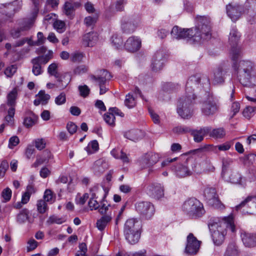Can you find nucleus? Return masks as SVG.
Wrapping results in <instances>:
<instances>
[{
    "instance_id": "51",
    "label": "nucleus",
    "mask_w": 256,
    "mask_h": 256,
    "mask_svg": "<svg viewBox=\"0 0 256 256\" xmlns=\"http://www.w3.org/2000/svg\"><path fill=\"white\" fill-rule=\"evenodd\" d=\"M84 58V54L82 52H76L72 54L70 60L74 62H79L82 61Z\"/></svg>"
},
{
    "instance_id": "56",
    "label": "nucleus",
    "mask_w": 256,
    "mask_h": 256,
    "mask_svg": "<svg viewBox=\"0 0 256 256\" xmlns=\"http://www.w3.org/2000/svg\"><path fill=\"white\" fill-rule=\"evenodd\" d=\"M57 105H62L66 102V96L64 92H61L57 96L54 100Z\"/></svg>"
},
{
    "instance_id": "16",
    "label": "nucleus",
    "mask_w": 256,
    "mask_h": 256,
    "mask_svg": "<svg viewBox=\"0 0 256 256\" xmlns=\"http://www.w3.org/2000/svg\"><path fill=\"white\" fill-rule=\"evenodd\" d=\"M125 49L130 52L138 50L141 46V40L136 36H130L126 41L124 45Z\"/></svg>"
},
{
    "instance_id": "18",
    "label": "nucleus",
    "mask_w": 256,
    "mask_h": 256,
    "mask_svg": "<svg viewBox=\"0 0 256 256\" xmlns=\"http://www.w3.org/2000/svg\"><path fill=\"white\" fill-rule=\"evenodd\" d=\"M226 9L227 14L232 21L235 22L240 18L242 10L241 6H232L231 4H228L226 6Z\"/></svg>"
},
{
    "instance_id": "13",
    "label": "nucleus",
    "mask_w": 256,
    "mask_h": 256,
    "mask_svg": "<svg viewBox=\"0 0 256 256\" xmlns=\"http://www.w3.org/2000/svg\"><path fill=\"white\" fill-rule=\"evenodd\" d=\"M245 7L248 8L244 11L248 21L251 24L256 22V0H248Z\"/></svg>"
},
{
    "instance_id": "35",
    "label": "nucleus",
    "mask_w": 256,
    "mask_h": 256,
    "mask_svg": "<svg viewBox=\"0 0 256 256\" xmlns=\"http://www.w3.org/2000/svg\"><path fill=\"white\" fill-rule=\"evenodd\" d=\"M29 211L27 209L22 210L18 214L16 221L22 224L25 222L28 219Z\"/></svg>"
},
{
    "instance_id": "24",
    "label": "nucleus",
    "mask_w": 256,
    "mask_h": 256,
    "mask_svg": "<svg viewBox=\"0 0 256 256\" xmlns=\"http://www.w3.org/2000/svg\"><path fill=\"white\" fill-rule=\"evenodd\" d=\"M50 152L48 150H44L41 154L37 156L36 160L33 164L32 166L36 168L44 163L48 162L50 158Z\"/></svg>"
},
{
    "instance_id": "27",
    "label": "nucleus",
    "mask_w": 256,
    "mask_h": 256,
    "mask_svg": "<svg viewBox=\"0 0 256 256\" xmlns=\"http://www.w3.org/2000/svg\"><path fill=\"white\" fill-rule=\"evenodd\" d=\"M142 132L138 130H132L124 134V137L130 140L136 142L140 140L142 136Z\"/></svg>"
},
{
    "instance_id": "36",
    "label": "nucleus",
    "mask_w": 256,
    "mask_h": 256,
    "mask_svg": "<svg viewBox=\"0 0 256 256\" xmlns=\"http://www.w3.org/2000/svg\"><path fill=\"white\" fill-rule=\"evenodd\" d=\"M238 250L236 245L232 243L228 244L224 256H238Z\"/></svg>"
},
{
    "instance_id": "61",
    "label": "nucleus",
    "mask_w": 256,
    "mask_h": 256,
    "mask_svg": "<svg viewBox=\"0 0 256 256\" xmlns=\"http://www.w3.org/2000/svg\"><path fill=\"white\" fill-rule=\"evenodd\" d=\"M17 68L16 65H12L6 68L4 74L8 77H11L16 71Z\"/></svg>"
},
{
    "instance_id": "20",
    "label": "nucleus",
    "mask_w": 256,
    "mask_h": 256,
    "mask_svg": "<svg viewBox=\"0 0 256 256\" xmlns=\"http://www.w3.org/2000/svg\"><path fill=\"white\" fill-rule=\"evenodd\" d=\"M241 238L244 244L248 248L256 246V234L246 233L242 234Z\"/></svg>"
},
{
    "instance_id": "31",
    "label": "nucleus",
    "mask_w": 256,
    "mask_h": 256,
    "mask_svg": "<svg viewBox=\"0 0 256 256\" xmlns=\"http://www.w3.org/2000/svg\"><path fill=\"white\" fill-rule=\"evenodd\" d=\"M210 136L215 139L222 138L226 136V131L223 128H214L208 133Z\"/></svg>"
},
{
    "instance_id": "59",
    "label": "nucleus",
    "mask_w": 256,
    "mask_h": 256,
    "mask_svg": "<svg viewBox=\"0 0 256 256\" xmlns=\"http://www.w3.org/2000/svg\"><path fill=\"white\" fill-rule=\"evenodd\" d=\"M97 17H92L88 16L86 17L84 20V22L87 26H94L96 22Z\"/></svg>"
},
{
    "instance_id": "63",
    "label": "nucleus",
    "mask_w": 256,
    "mask_h": 256,
    "mask_svg": "<svg viewBox=\"0 0 256 256\" xmlns=\"http://www.w3.org/2000/svg\"><path fill=\"white\" fill-rule=\"evenodd\" d=\"M38 242L34 239L30 240L28 242L27 251L30 252L36 248L38 246Z\"/></svg>"
},
{
    "instance_id": "26",
    "label": "nucleus",
    "mask_w": 256,
    "mask_h": 256,
    "mask_svg": "<svg viewBox=\"0 0 256 256\" xmlns=\"http://www.w3.org/2000/svg\"><path fill=\"white\" fill-rule=\"evenodd\" d=\"M97 34L94 32H90L83 36V44L86 46H92L94 43L97 40Z\"/></svg>"
},
{
    "instance_id": "29",
    "label": "nucleus",
    "mask_w": 256,
    "mask_h": 256,
    "mask_svg": "<svg viewBox=\"0 0 256 256\" xmlns=\"http://www.w3.org/2000/svg\"><path fill=\"white\" fill-rule=\"evenodd\" d=\"M140 232L124 234L126 240L131 244H134L138 242L140 238Z\"/></svg>"
},
{
    "instance_id": "5",
    "label": "nucleus",
    "mask_w": 256,
    "mask_h": 256,
    "mask_svg": "<svg viewBox=\"0 0 256 256\" xmlns=\"http://www.w3.org/2000/svg\"><path fill=\"white\" fill-rule=\"evenodd\" d=\"M182 210L190 218L194 219L202 217L205 213L202 204L194 198L186 200L182 205Z\"/></svg>"
},
{
    "instance_id": "47",
    "label": "nucleus",
    "mask_w": 256,
    "mask_h": 256,
    "mask_svg": "<svg viewBox=\"0 0 256 256\" xmlns=\"http://www.w3.org/2000/svg\"><path fill=\"white\" fill-rule=\"evenodd\" d=\"M64 222V220L62 218H60L55 215L50 216L46 221V223L48 224H62Z\"/></svg>"
},
{
    "instance_id": "4",
    "label": "nucleus",
    "mask_w": 256,
    "mask_h": 256,
    "mask_svg": "<svg viewBox=\"0 0 256 256\" xmlns=\"http://www.w3.org/2000/svg\"><path fill=\"white\" fill-rule=\"evenodd\" d=\"M196 25L194 30V42H200L202 40H207L211 38V22L208 16H197L196 18Z\"/></svg>"
},
{
    "instance_id": "10",
    "label": "nucleus",
    "mask_w": 256,
    "mask_h": 256,
    "mask_svg": "<svg viewBox=\"0 0 256 256\" xmlns=\"http://www.w3.org/2000/svg\"><path fill=\"white\" fill-rule=\"evenodd\" d=\"M164 187L158 182L150 184L146 188V191L150 197L159 200L164 196Z\"/></svg>"
},
{
    "instance_id": "52",
    "label": "nucleus",
    "mask_w": 256,
    "mask_h": 256,
    "mask_svg": "<svg viewBox=\"0 0 256 256\" xmlns=\"http://www.w3.org/2000/svg\"><path fill=\"white\" fill-rule=\"evenodd\" d=\"M12 190L9 188H6L3 190L2 192V196L5 202H8L12 197Z\"/></svg>"
},
{
    "instance_id": "9",
    "label": "nucleus",
    "mask_w": 256,
    "mask_h": 256,
    "mask_svg": "<svg viewBox=\"0 0 256 256\" xmlns=\"http://www.w3.org/2000/svg\"><path fill=\"white\" fill-rule=\"evenodd\" d=\"M194 30L192 28H182L177 26H174L171 31V35L176 39L192 38L194 42Z\"/></svg>"
},
{
    "instance_id": "23",
    "label": "nucleus",
    "mask_w": 256,
    "mask_h": 256,
    "mask_svg": "<svg viewBox=\"0 0 256 256\" xmlns=\"http://www.w3.org/2000/svg\"><path fill=\"white\" fill-rule=\"evenodd\" d=\"M80 6L78 2H66L63 7V13L68 18H72L74 16L75 7H78Z\"/></svg>"
},
{
    "instance_id": "28",
    "label": "nucleus",
    "mask_w": 256,
    "mask_h": 256,
    "mask_svg": "<svg viewBox=\"0 0 256 256\" xmlns=\"http://www.w3.org/2000/svg\"><path fill=\"white\" fill-rule=\"evenodd\" d=\"M111 78L110 74L106 70H102L100 71V74L98 76H92V78L98 82L106 84V81Z\"/></svg>"
},
{
    "instance_id": "58",
    "label": "nucleus",
    "mask_w": 256,
    "mask_h": 256,
    "mask_svg": "<svg viewBox=\"0 0 256 256\" xmlns=\"http://www.w3.org/2000/svg\"><path fill=\"white\" fill-rule=\"evenodd\" d=\"M66 77L64 79V78H62V81L57 80L58 82V87L64 89L66 87L69 82H70V79L69 78L68 75L66 74Z\"/></svg>"
},
{
    "instance_id": "8",
    "label": "nucleus",
    "mask_w": 256,
    "mask_h": 256,
    "mask_svg": "<svg viewBox=\"0 0 256 256\" xmlns=\"http://www.w3.org/2000/svg\"><path fill=\"white\" fill-rule=\"evenodd\" d=\"M201 242L198 240L192 233L189 234L186 238V244L184 252L188 256L196 254L200 249Z\"/></svg>"
},
{
    "instance_id": "41",
    "label": "nucleus",
    "mask_w": 256,
    "mask_h": 256,
    "mask_svg": "<svg viewBox=\"0 0 256 256\" xmlns=\"http://www.w3.org/2000/svg\"><path fill=\"white\" fill-rule=\"evenodd\" d=\"M38 120V116L32 114L30 116L26 117L24 121V124L26 128L32 127Z\"/></svg>"
},
{
    "instance_id": "37",
    "label": "nucleus",
    "mask_w": 256,
    "mask_h": 256,
    "mask_svg": "<svg viewBox=\"0 0 256 256\" xmlns=\"http://www.w3.org/2000/svg\"><path fill=\"white\" fill-rule=\"evenodd\" d=\"M98 148L99 146L98 141L96 140H93L88 144L84 150L88 154H90L98 151Z\"/></svg>"
},
{
    "instance_id": "12",
    "label": "nucleus",
    "mask_w": 256,
    "mask_h": 256,
    "mask_svg": "<svg viewBox=\"0 0 256 256\" xmlns=\"http://www.w3.org/2000/svg\"><path fill=\"white\" fill-rule=\"evenodd\" d=\"M160 158L158 154L149 152L144 156L140 161V164L142 169L153 166L159 160Z\"/></svg>"
},
{
    "instance_id": "14",
    "label": "nucleus",
    "mask_w": 256,
    "mask_h": 256,
    "mask_svg": "<svg viewBox=\"0 0 256 256\" xmlns=\"http://www.w3.org/2000/svg\"><path fill=\"white\" fill-rule=\"evenodd\" d=\"M201 110L204 115L210 116L214 114L218 111V106L216 102L210 98L202 103Z\"/></svg>"
},
{
    "instance_id": "49",
    "label": "nucleus",
    "mask_w": 256,
    "mask_h": 256,
    "mask_svg": "<svg viewBox=\"0 0 256 256\" xmlns=\"http://www.w3.org/2000/svg\"><path fill=\"white\" fill-rule=\"evenodd\" d=\"M122 28L124 32L130 34L134 30V26L130 22H126L122 24Z\"/></svg>"
},
{
    "instance_id": "48",
    "label": "nucleus",
    "mask_w": 256,
    "mask_h": 256,
    "mask_svg": "<svg viewBox=\"0 0 256 256\" xmlns=\"http://www.w3.org/2000/svg\"><path fill=\"white\" fill-rule=\"evenodd\" d=\"M36 96L40 98L42 102V104L44 105L48 103V100L50 98V96L48 94H45V92L44 90H40L38 94L36 95Z\"/></svg>"
},
{
    "instance_id": "64",
    "label": "nucleus",
    "mask_w": 256,
    "mask_h": 256,
    "mask_svg": "<svg viewBox=\"0 0 256 256\" xmlns=\"http://www.w3.org/2000/svg\"><path fill=\"white\" fill-rule=\"evenodd\" d=\"M52 198H53L52 192L50 189L46 190L44 192V194L43 196V198H44L43 200H45V202H50L52 201Z\"/></svg>"
},
{
    "instance_id": "6",
    "label": "nucleus",
    "mask_w": 256,
    "mask_h": 256,
    "mask_svg": "<svg viewBox=\"0 0 256 256\" xmlns=\"http://www.w3.org/2000/svg\"><path fill=\"white\" fill-rule=\"evenodd\" d=\"M204 196L208 204L217 209L223 210L224 206L220 201L215 188L207 187L204 190Z\"/></svg>"
},
{
    "instance_id": "53",
    "label": "nucleus",
    "mask_w": 256,
    "mask_h": 256,
    "mask_svg": "<svg viewBox=\"0 0 256 256\" xmlns=\"http://www.w3.org/2000/svg\"><path fill=\"white\" fill-rule=\"evenodd\" d=\"M231 145V142H227L222 144L215 146L214 150L216 151L218 149L220 151H226L228 150L230 148Z\"/></svg>"
},
{
    "instance_id": "30",
    "label": "nucleus",
    "mask_w": 256,
    "mask_h": 256,
    "mask_svg": "<svg viewBox=\"0 0 256 256\" xmlns=\"http://www.w3.org/2000/svg\"><path fill=\"white\" fill-rule=\"evenodd\" d=\"M224 180L234 184H238L242 187L246 186L245 177H224Z\"/></svg>"
},
{
    "instance_id": "43",
    "label": "nucleus",
    "mask_w": 256,
    "mask_h": 256,
    "mask_svg": "<svg viewBox=\"0 0 256 256\" xmlns=\"http://www.w3.org/2000/svg\"><path fill=\"white\" fill-rule=\"evenodd\" d=\"M15 114V108H9L8 110V115L5 116V120L8 124L12 126L14 124V116Z\"/></svg>"
},
{
    "instance_id": "11",
    "label": "nucleus",
    "mask_w": 256,
    "mask_h": 256,
    "mask_svg": "<svg viewBox=\"0 0 256 256\" xmlns=\"http://www.w3.org/2000/svg\"><path fill=\"white\" fill-rule=\"evenodd\" d=\"M20 27L11 30L10 34L14 38H18L24 35V32L29 30L33 26V20H22L19 23Z\"/></svg>"
},
{
    "instance_id": "32",
    "label": "nucleus",
    "mask_w": 256,
    "mask_h": 256,
    "mask_svg": "<svg viewBox=\"0 0 256 256\" xmlns=\"http://www.w3.org/2000/svg\"><path fill=\"white\" fill-rule=\"evenodd\" d=\"M111 154L116 158L120 159L124 162L128 163L130 162V160L128 156L122 150H118L116 149H114L111 151Z\"/></svg>"
},
{
    "instance_id": "7",
    "label": "nucleus",
    "mask_w": 256,
    "mask_h": 256,
    "mask_svg": "<svg viewBox=\"0 0 256 256\" xmlns=\"http://www.w3.org/2000/svg\"><path fill=\"white\" fill-rule=\"evenodd\" d=\"M135 208L142 218L147 220L150 218L155 212L154 206L148 202H136Z\"/></svg>"
},
{
    "instance_id": "22",
    "label": "nucleus",
    "mask_w": 256,
    "mask_h": 256,
    "mask_svg": "<svg viewBox=\"0 0 256 256\" xmlns=\"http://www.w3.org/2000/svg\"><path fill=\"white\" fill-rule=\"evenodd\" d=\"M48 72L50 75L54 76L57 80L62 81V78L66 77V74H60L58 72V64L53 62L50 64L48 68Z\"/></svg>"
},
{
    "instance_id": "46",
    "label": "nucleus",
    "mask_w": 256,
    "mask_h": 256,
    "mask_svg": "<svg viewBox=\"0 0 256 256\" xmlns=\"http://www.w3.org/2000/svg\"><path fill=\"white\" fill-rule=\"evenodd\" d=\"M124 104L125 106L128 108H132L134 107L136 105L135 98L130 94H128L126 96Z\"/></svg>"
},
{
    "instance_id": "54",
    "label": "nucleus",
    "mask_w": 256,
    "mask_h": 256,
    "mask_svg": "<svg viewBox=\"0 0 256 256\" xmlns=\"http://www.w3.org/2000/svg\"><path fill=\"white\" fill-rule=\"evenodd\" d=\"M78 90L80 95L84 98L88 96L90 92V89L86 85L80 86H78Z\"/></svg>"
},
{
    "instance_id": "19",
    "label": "nucleus",
    "mask_w": 256,
    "mask_h": 256,
    "mask_svg": "<svg viewBox=\"0 0 256 256\" xmlns=\"http://www.w3.org/2000/svg\"><path fill=\"white\" fill-rule=\"evenodd\" d=\"M210 130V126L201 128L198 130L192 129L190 134L193 136L195 142H200L204 140V136L208 134Z\"/></svg>"
},
{
    "instance_id": "1",
    "label": "nucleus",
    "mask_w": 256,
    "mask_h": 256,
    "mask_svg": "<svg viewBox=\"0 0 256 256\" xmlns=\"http://www.w3.org/2000/svg\"><path fill=\"white\" fill-rule=\"evenodd\" d=\"M202 79L207 85L210 84V79L207 76L201 78L199 74L190 76L187 81L185 94L179 99L177 108L178 113L184 118H188L192 116V106L196 98L194 92L200 85Z\"/></svg>"
},
{
    "instance_id": "39",
    "label": "nucleus",
    "mask_w": 256,
    "mask_h": 256,
    "mask_svg": "<svg viewBox=\"0 0 256 256\" xmlns=\"http://www.w3.org/2000/svg\"><path fill=\"white\" fill-rule=\"evenodd\" d=\"M31 62L33 65L32 72L36 76L41 74L43 72L41 64L36 62V60H34V59H32Z\"/></svg>"
},
{
    "instance_id": "42",
    "label": "nucleus",
    "mask_w": 256,
    "mask_h": 256,
    "mask_svg": "<svg viewBox=\"0 0 256 256\" xmlns=\"http://www.w3.org/2000/svg\"><path fill=\"white\" fill-rule=\"evenodd\" d=\"M52 52H49L48 54L37 56L34 59V60H36V62H38L40 64H46L52 58Z\"/></svg>"
},
{
    "instance_id": "3",
    "label": "nucleus",
    "mask_w": 256,
    "mask_h": 256,
    "mask_svg": "<svg viewBox=\"0 0 256 256\" xmlns=\"http://www.w3.org/2000/svg\"><path fill=\"white\" fill-rule=\"evenodd\" d=\"M234 68L240 82L246 87L254 88L255 71L254 64L248 60H240L234 63Z\"/></svg>"
},
{
    "instance_id": "15",
    "label": "nucleus",
    "mask_w": 256,
    "mask_h": 256,
    "mask_svg": "<svg viewBox=\"0 0 256 256\" xmlns=\"http://www.w3.org/2000/svg\"><path fill=\"white\" fill-rule=\"evenodd\" d=\"M164 56L162 51L156 52L152 61V70L154 72H158L162 70L164 66Z\"/></svg>"
},
{
    "instance_id": "44",
    "label": "nucleus",
    "mask_w": 256,
    "mask_h": 256,
    "mask_svg": "<svg viewBox=\"0 0 256 256\" xmlns=\"http://www.w3.org/2000/svg\"><path fill=\"white\" fill-rule=\"evenodd\" d=\"M104 120L106 123L110 126L115 125V116L110 112H107L104 114Z\"/></svg>"
},
{
    "instance_id": "57",
    "label": "nucleus",
    "mask_w": 256,
    "mask_h": 256,
    "mask_svg": "<svg viewBox=\"0 0 256 256\" xmlns=\"http://www.w3.org/2000/svg\"><path fill=\"white\" fill-rule=\"evenodd\" d=\"M9 164L6 160L2 162L0 164V176H4L6 171L8 170Z\"/></svg>"
},
{
    "instance_id": "45",
    "label": "nucleus",
    "mask_w": 256,
    "mask_h": 256,
    "mask_svg": "<svg viewBox=\"0 0 256 256\" xmlns=\"http://www.w3.org/2000/svg\"><path fill=\"white\" fill-rule=\"evenodd\" d=\"M192 129L186 126H178L173 128V132L178 134H184L188 132L190 133Z\"/></svg>"
},
{
    "instance_id": "50",
    "label": "nucleus",
    "mask_w": 256,
    "mask_h": 256,
    "mask_svg": "<svg viewBox=\"0 0 256 256\" xmlns=\"http://www.w3.org/2000/svg\"><path fill=\"white\" fill-rule=\"evenodd\" d=\"M54 28L60 33L63 32L65 30V23L62 20H56L54 24Z\"/></svg>"
},
{
    "instance_id": "38",
    "label": "nucleus",
    "mask_w": 256,
    "mask_h": 256,
    "mask_svg": "<svg viewBox=\"0 0 256 256\" xmlns=\"http://www.w3.org/2000/svg\"><path fill=\"white\" fill-rule=\"evenodd\" d=\"M36 208L38 212L41 214H44L48 209L46 202L43 200H39L37 201Z\"/></svg>"
},
{
    "instance_id": "62",
    "label": "nucleus",
    "mask_w": 256,
    "mask_h": 256,
    "mask_svg": "<svg viewBox=\"0 0 256 256\" xmlns=\"http://www.w3.org/2000/svg\"><path fill=\"white\" fill-rule=\"evenodd\" d=\"M20 142V140L17 136H12L11 137L8 142V148L10 149L14 148V146H17Z\"/></svg>"
},
{
    "instance_id": "21",
    "label": "nucleus",
    "mask_w": 256,
    "mask_h": 256,
    "mask_svg": "<svg viewBox=\"0 0 256 256\" xmlns=\"http://www.w3.org/2000/svg\"><path fill=\"white\" fill-rule=\"evenodd\" d=\"M226 70L222 68L218 67L214 70L212 77V82L214 84H222L224 82L225 80Z\"/></svg>"
},
{
    "instance_id": "33",
    "label": "nucleus",
    "mask_w": 256,
    "mask_h": 256,
    "mask_svg": "<svg viewBox=\"0 0 256 256\" xmlns=\"http://www.w3.org/2000/svg\"><path fill=\"white\" fill-rule=\"evenodd\" d=\"M240 36L238 32V30L235 28H232L230 32L229 36V41L232 46L236 45L238 40L240 38Z\"/></svg>"
},
{
    "instance_id": "60",
    "label": "nucleus",
    "mask_w": 256,
    "mask_h": 256,
    "mask_svg": "<svg viewBox=\"0 0 256 256\" xmlns=\"http://www.w3.org/2000/svg\"><path fill=\"white\" fill-rule=\"evenodd\" d=\"M88 67L84 65H80L78 66L74 70V73L75 74H82L87 72L88 71Z\"/></svg>"
},
{
    "instance_id": "40",
    "label": "nucleus",
    "mask_w": 256,
    "mask_h": 256,
    "mask_svg": "<svg viewBox=\"0 0 256 256\" xmlns=\"http://www.w3.org/2000/svg\"><path fill=\"white\" fill-rule=\"evenodd\" d=\"M112 43L116 49L120 48L123 44V40L121 36L118 34H114L112 37Z\"/></svg>"
},
{
    "instance_id": "2",
    "label": "nucleus",
    "mask_w": 256,
    "mask_h": 256,
    "mask_svg": "<svg viewBox=\"0 0 256 256\" xmlns=\"http://www.w3.org/2000/svg\"><path fill=\"white\" fill-rule=\"evenodd\" d=\"M208 227L213 242L216 246L222 244L228 230H230L232 232H235V226L232 218L230 216L225 217L222 220H210Z\"/></svg>"
},
{
    "instance_id": "34",
    "label": "nucleus",
    "mask_w": 256,
    "mask_h": 256,
    "mask_svg": "<svg viewBox=\"0 0 256 256\" xmlns=\"http://www.w3.org/2000/svg\"><path fill=\"white\" fill-rule=\"evenodd\" d=\"M112 217L108 215L102 216L97 221L96 225L98 230H102L106 226L107 224L110 221Z\"/></svg>"
},
{
    "instance_id": "55",
    "label": "nucleus",
    "mask_w": 256,
    "mask_h": 256,
    "mask_svg": "<svg viewBox=\"0 0 256 256\" xmlns=\"http://www.w3.org/2000/svg\"><path fill=\"white\" fill-rule=\"evenodd\" d=\"M35 147L38 150H42L46 147V143L44 139L43 138H38L34 141Z\"/></svg>"
},
{
    "instance_id": "25",
    "label": "nucleus",
    "mask_w": 256,
    "mask_h": 256,
    "mask_svg": "<svg viewBox=\"0 0 256 256\" xmlns=\"http://www.w3.org/2000/svg\"><path fill=\"white\" fill-rule=\"evenodd\" d=\"M17 96L18 89L14 88L8 92L6 96V106H9V108H15Z\"/></svg>"
},
{
    "instance_id": "17",
    "label": "nucleus",
    "mask_w": 256,
    "mask_h": 256,
    "mask_svg": "<svg viewBox=\"0 0 256 256\" xmlns=\"http://www.w3.org/2000/svg\"><path fill=\"white\" fill-rule=\"evenodd\" d=\"M140 224L138 220L135 218L128 219L124 224V232H140Z\"/></svg>"
}]
</instances>
